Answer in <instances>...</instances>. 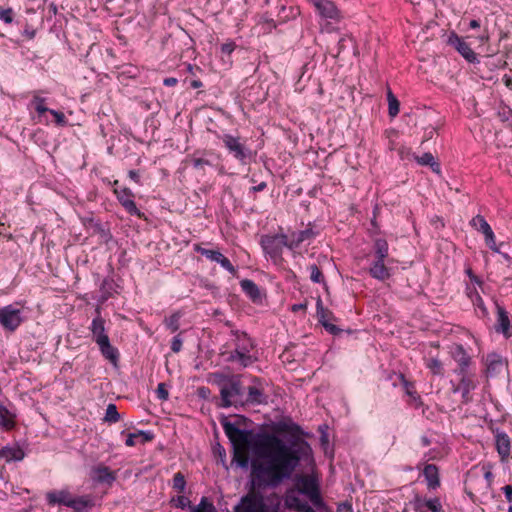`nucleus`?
Here are the masks:
<instances>
[{"instance_id":"1","label":"nucleus","mask_w":512,"mask_h":512,"mask_svg":"<svg viewBox=\"0 0 512 512\" xmlns=\"http://www.w3.org/2000/svg\"><path fill=\"white\" fill-rule=\"evenodd\" d=\"M220 424L232 444V461L243 469L250 463L252 478L258 486L279 483L311 451L306 441L287 444L273 433L241 429L226 416L220 418Z\"/></svg>"},{"instance_id":"2","label":"nucleus","mask_w":512,"mask_h":512,"mask_svg":"<svg viewBox=\"0 0 512 512\" xmlns=\"http://www.w3.org/2000/svg\"><path fill=\"white\" fill-rule=\"evenodd\" d=\"M296 469L290 468L288 471L287 477H284L279 483L265 486H258L254 479L252 478V474L250 473L249 480V490L248 493L243 495L237 505L234 506V512H267L268 506L265 503V498L262 494V490L266 489H276L281 486L285 481L292 478L293 473Z\"/></svg>"},{"instance_id":"3","label":"nucleus","mask_w":512,"mask_h":512,"mask_svg":"<svg viewBox=\"0 0 512 512\" xmlns=\"http://www.w3.org/2000/svg\"><path fill=\"white\" fill-rule=\"evenodd\" d=\"M293 488L299 494L306 496L315 508L323 509L325 507V502L321 496L319 485L314 478L306 475H298L296 477V484Z\"/></svg>"},{"instance_id":"4","label":"nucleus","mask_w":512,"mask_h":512,"mask_svg":"<svg viewBox=\"0 0 512 512\" xmlns=\"http://www.w3.org/2000/svg\"><path fill=\"white\" fill-rule=\"evenodd\" d=\"M244 395V387L241 382V375L236 374L232 377L231 381L220 389L221 403L220 407L229 408L237 406L238 398Z\"/></svg>"},{"instance_id":"5","label":"nucleus","mask_w":512,"mask_h":512,"mask_svg":"<svg viewBox=\"0 0 512 512\" xmlns=\"http://www.w3.org/2000/svg\"><path fill=\"white\" fill-rule=\"evenodd\" d=\"M261 246L271 259L277 261L282 256L283 248L287 247L289 249L288 235H265L261 238Z\"/></svg>"},{"instance_id":"6","label":"nucleus","mask_w":512,"mask_h":512,"mask_svg":"<svg viewBox=\"0 0 512 512\" xmlns=\"http://www.w3.org/2000/svg\"><path fill=\"white\" fill-rule=\"evenodd\" d=\"M23 321L21 309L13 305H7L0 309V325L4 330L14 332Z\"/></svg>"},{"instance_id":"7","label":"nucleus","mask_w":512,"mask_h":512,"mask_svg":"<svg viewBox=\"0 0 512 512\" xmlns=\"http://www.w3.org/2000/svg\"><path fill=\"white\" fill-rule=\"evenodd\" d=\"M242 337L247 343L237 345V348L230 353L227 360L229 362H239L240 365L245 368L254 362V359L249 354V350L254 347V344L251 339L247 338L246 333H242Z\"/></svg>"},{"instance_id":"8","label":"nucleus","mask_w":512,"mask_h":512,"mask_svg":"<svg viewBox=\"0 0 512 512\" xmlns=\"http://www.w3.org/2000/svg\"><path fill=\"white\" fill-rule=\"evenodd\" d=\"M298 492L292 487L285 490L283 495L284 507L288 510H294L296 512H313V507L307 502L302 501Z\"/></svg>"},{"instance_id":"9","label":"nucleus","mask_w":512,"mask_h":512,"mask_svg":"<svg viewBox=\"0 0 512 512\" xmlns=\"http://www.w3.org/2000/svg\"><path fill=\"white\" fill-rule=\"evenodd\" d=\"M194 250L199 252L201 255L205 256L211 261L219 263L225 270L234 275L236 273L235 267L232 265L230 260L225 257L218 250H211L201 247L199 244L194 245Z\"/></svg>"},{"instance_id":"10","label":"nucleus","mask_w":512,"mask_h":512,"mask_svg":"<svg viewBox=\"0 0 512 512\" xmlns=\"http://www.w3.org/2000/svg\"><path fill=\"white\" fill-rule=\"evenodd\" d=\"M447 43L454 47L468 62L474 63L477 60L475 52L464 41V39L458 36L455 32H451L449 34Z\"/></svg>"},{"instance_id":"11","label":"nucleus","mask_w":512,"mask_h":512,"mask_svg":"<svg viewBox=\"0 0 512 512\" xmlns=\"http://www.w3.org/2000/svg\"><path fill=\"white\" fill-rule=\"evenodd\" d=\"M253 382L255 385L249 386L247 389L246 403L252 405L266 404L268 397L264 394L263 380L255 377Z\"/></svg>"},{"instance_id":"12","label":"nucleus","mask_w":512,"mask_h":512,"mask_svg":"<svg viewBox=\"0 0 512 512\" xmlns=\"http://www.w3.org/2000/svg\"><path fill=\"white\" fill-rule=\"evenodd\" d=\"M452 358L458 363V368L455 369V373L464 374L467 373V369L471 362V357L468 355L463 345L454 344L450 349Z\"/></svg>"},{"instance_id":"13","label":"nucleus","mask_w":512,"mask_h":512,"mask_svg":"<svg viewBox=\"0 0 512 512\" xmlns=\"http://www.w3.org/2000/svg\"><path fill=\"white\" fill-rule=\"evenodd\" d=\"M322 18L338 20L340 12L331 0H310Z\"/></svg>"},{"instance_id":"14","label":"nucleus","mask_w":512,"mask_h":512,"mask_svg":"<svg viewBox=\"0 0 512 512\" xmlns=\"http://www.w3.org/2000/svg\"><path fill=\"white\" fill-rule=\"evenodd\" d=\"M225 147L229 150L234 157L240 161H244L248 156V151L245 146L240 142L239 138L232 135L225 134L222 138Z\"/></svg>"},{"instance_id":"15","label":"nucleus","mask_w":512,"mask_h":512,"mask_svg":"<svg viewBox=\"0 0 512 512\" xmlns=\"http://www.w3.org/2000/svg\"><path fill=\"white\" fill-rule=\"evenodd\" d=\"M90 476L93 481L108 485H112L117 477L115 472L103 464L92 467Z\"/></svg>"},{"instance_id":"16","label":"nucleus","mask_w":512,"mask_h":512,"mask_svg":"<svg viewBox=\"0 0 512 512\" xmlns=\"http://www.w3.org/2000/svg\"><path fill=\"white\" fill-rule=\"evenodd\" d=\"M114 192L120 204L126 209V211L129 214L140 216V211L137 208L136 203L132 199L133 194L131 193L130 189L124 188L121 191L115 189Z\"/></svg>"},{"instance_id":"17","label":"nucleus","mask_w":512,"mask_h":512,"mask_svg":"<svg viewBox=\"0 0 512 512\" xmlns=\"http://www.w3.org/2000/svg\"><path fill=\"white\" fill-rule=\"evenodd\" d=\"M97 316L92 320L90 330L92 332L93 340L96 344L100 343L103 339L109 338L105 330V320L100 315L99 307L96 308Z\"/></svg>"},{"instance_id":"18","label":"nucleus","mask_w":512,"mask_h":512,"mask_svg":"<svg viewBox=\"0 0 512 512\" xmlns=\"http://www.w3.org/2000/svg\"><path fill=\"white\" fill-rule=\"evenodd\" d=\"M316 236V233L312 228H306L301 231L292 232L290 236H288L289 249L293 250L298 248L303 242L313 239Z\"/></svg>"},{"instance_id":"19","label":"nucleus","mask_w":512,"mask_h":512,"mask_svg":"<svg viewBox=\"0 0 512 512\" xmlns=\"http://www.w3.org/2000/svg\"><path fill=\"white\" fill-rule=\"evenodd\" d=\"M102 356L111 362L113 365H117L119 361V351L116 347L112 346L110 339L102 340L97 344Z\"/></svg>"},{"instance_id":"20","label":"nucleus","mask_w":512,"mask_h":512,"mask_svg":"<svg viewBox=\"0 0 512 512\" xmlns=\"http://www.w3.org/2000/svg\"><path fill=\"white\" fill-rule=\"evenodd\" d=\"M498 319H497V325H496V331L502 332L506 337L511 336L510 333V320L508 316V312L505 310L504 307L499 305L498 303H495Z\"/></svg>"},{"instance_id":"21","label":"nucleus","mask_w":512,"mask_h":512,"mask_svg":"<svg viewBox=\"0 0 512 512\" xmlns=\"http://www.w3.org/2000/svg\"><path fill=\"white\" fill-rule=\"evenodd\" d=\"M495 445L501 460L504 461L510 454V438L504 432H497L495 435Z\"/></svg>"},{"instance_id":"22","label":"nucleus","mask_w":512,"mask_h":512,"mask_svg":"<svg viewBox=\"0 0 512 512\" xmlns=\"http://www.w3.org/2000/svg\"><path fill=\"white\" fill-rule=\"evenodd\" d=\"M423 476L429 489L435 490L440 486L439 470L435 464H427L423 469Z\"/></svg>"},{"instance_id":"23","label":"nucleus","mask_w":512,"mask_h":512,"mask_svg":"<svg viewBox=\"0 0 512 512\" xmlns=\"http://www.w3.org/2000/svg\"><path fill=\"white\" fill-rule=\"evenodd\" d=\"M71 494L67 490L51 491L46 494V500L49 505H64L68 507V503L71 501Z\"/></svg>"},{"instance_id":"24","label":"nucleus","mask_w":512,"mask_h":512,"mask_svg":"<svg viewBox=\"0 0 512 512\" xmlns=\"http://www.w3.org/2000/svg\"><path fill=\"white\" fill-rule=\"evenodd\" d=\"M385 260L376 259L372 262L369 273L370 275L377 280L384 281L390 277L389 269L384 264Z\"/></svg>"},{"instance_id":"25","label":"nucleus","mask_w":512,"mask_h":512,"mask_svg":"<svg viewBox=\"0 0 512 512\" xmlns=\"http://www.w3.org/2000/svg\"><path fill=\"white\" fill-rule=\"evenodd\" d=\"M459 375L461 376L459 388H461L463 403H468L471 401L470 392L475 389L476 385L474 381L467 375V373Z\"/></svg>"},{"instance_id":"26","label":"nucleus","mask_w":512,"mask_h":512,"mask_svg":"<svg viewBox=\"0 0 512 512\" xmlns=\"http://www.w3.org/2000/svg\"><path fill=\"white\" fill-rule=\"evenodd\" d=\"M243 292L253 301L257 302L261 299V293L256 283L250 279L240 281Z\"/></svg>"},{"instance_id":"27","label":"nucleus","mask_w":512,"mask_h":512,"mask_svg":"<svg viewBox=\"0 0 512 512\" xmlns=\"http://www.w3.org/2000/svg\"><path fill=\"white\" fill-rule=\"evenodd\" d=\"M24 456V451L18 446H5L0 449V458L5 459L7 462L21 461Z\"/></svg>"},{"instance_id":"28","label":"nucleus","mask_w":512,"mask_h":512,"mask_svg":"<svg viewBox=\"0 0 512 512\" xmlns=\"http://www.w3.org/2000/svg\"><path fill=\"white\" fill-rule=\"evenodd\" d=\"M92 506V500L88 496L72 497L70 503H68V507L76 512H84Z\"/></svg>"},{"instance_id":"29","label":"nucleus","mask_w":512,"mask_h":512,"mask_svg":"<svg viewBox=\"0 0 512 512\" xmlns=\"http://www.w3.org/2000/svg\"><path fill=\"white\" fill-rule=\"evenodd\" d=\"M0 426L5 430H11L15 426V415L2 404H0Z\"/></svg>"},{"instance_id":"30","label":"nucleus","mask_w":512,"mask_h":512,"mask_svg":"<svg viewBox=\"0 0 512 512\" xmlns=\"http://www.w3.org/2000/svg\"><path fill=\"white\" fill-rule=\"evenodd\" d=\"M388 249V243L385 239L377 238L374 241L373 250L376 259L385 260L388 257Z\"/></svg>"},{"instance_id":"31","label":"nucleus","mask_w":512,"mask_h":512,"mask_svg":"<svg viewBox=\"0 0 512 512\" xmlns=\"http://www.w3.org/2000/svg\"><path fill=\"white\" fill-rule=\"evenodd\" d=\"M316 310L317 318L321 325L334 319L333 313L323 306L321 298H318L317 300Z\"/></svg>"},{"instance_id":"32","label":"nucleus","mask_w":512,"mask_h":512,"mask_svg":"<svg viewBox=\"0 0 512 512\" xmlns=\"http://www.w3.org/2000/svg\"><path fill=\"white\" fill-rule=\"evenodd\" d=\"M470 225L475 228L477 231L481 232L483 235L492 231L489 223L485 220L482 215H476L470 221Z\"/></svg>"},{"instance_id":"33","label":"nucleus","mask_w":512,"mask_h":512,"mask_svg":"<svg viewBox=\"0 0 512 512\" xmlns=\"http://www.w3.org/2000/svg\"><path fill=\"white\" fill-rule=\"evenodd\" d=\"M190 512H217V510L207 497H202L198 505L190 507Z\"/></svg>"},{"instance_id":"34","label":"nucleus","mask_w":512,"mask_h":512,"mask_svg":"<svg viewBox=\"0 0 512 512\" xmlns=\"http://www.w3.org/2000/svg\"><path fill=\"white\" fill-rule=\"evenodd\" d=\"M416 159L420 165H429L432 170L437 173L440 171V165L434 160V156L431 153H424L422 156L417 157Z\"/></svg>"},{"instance_id":"35","label":"nucleus","mask_w":512,"mask_h":512,"mask_svg":"<svg viewBox=\"0 0 512 512\" xmlns=\"http://www.w3.org/2000/svg\"><path fill=\"white\" fill-rule=\"evenodd\" d=\"M183 316V313L181 311H177L170 315L169 317H166L164 320V323L168 329L171 330V332H176L179 330V320Z\"/></svg>"},{"instance_id":"36","label":"nucleus","mask_w":512,"mask_h":512,"mask_svg":"<svg viewBox=\"0 0 512 512\" xmlns=\"http://www.w3.org/2000/svg\"><path fill=\"white\" fill-rule=\"evenodd\" d=\"M387 100H388V112L391 117H395L399 113L400 103L397 97L392 93L389 89L387 92Z\"/></svg>"},{"instance_id":"37","label":"nucleus","mask_w":512,"mask_h":512,"mask_svg":"<svg viewBox=\"0 0 512 512\" xmlns=\"http://www.w3.org/2000/svg\"><path fill=\"white\" fill-rule=\"evenodd\" d=\"M234 375L235 374H225L223 372L212 373V383L216 384L220 389H222L223 386H226V384L231 381Z\"/></svg>"},{"instance_id":"38","label":"nucleus","mask_w":512,"mask_h":512,"mask_svg":"<svg viewBox=\"0 0 512 512\" xmlns=\"http://www.w3.org/2000/svg\"><path fill=\"white\" fill-rule=\"evenodd\" d=\"M121 419V415L117 411V406L113 403L108 404L104 421L108 423H116Z\"/></svg>"},{"instance_id":"39","label":"nucleus","mask_w":512,"mask_h":512,"mask_svg":"<svg viewBox=\"0 0 512 512\" xmlns=\"http://www.w3.org/2000/svg\"><path fill=\"white\" fill-rule=\"evenodd\" d=\"M487 362V370L490 373L499 372L500 368L503 366L501 358L496 354L488 355Z\"/></svg>"},{"instance_id":"40","label":"nucleus","mask_w":512,"mask_h":512,"mask_svg":"<svg viewBox=\"0 0 512 512\" xmlns=\"http://www.w3.org/2000/svg\"><path fill=\"white\" fill-rule=\"evenodd\" d=\"M267 500L269 502L268 506V512H283L281 508V499L280 496L277 493H271Z\"/></svg>"},{"instance_id":"41","label":"nucleus","mask_w":512,"mask_h":512,"mask_svg":"<svg viewBox=\"0 0 512 512\" xmlns=\"http://www.w3.org/2000/svg\"><path fill=\"white\" fill-rule=\"evenodd\" d=\"M309 270H310V279L312 282H314V283H324L325 282L324 275L316 264L310 265Z\"/></svg>"},{"instance_id":"42","label":"nucleus","mask_w":512,"mask_h":512,"mask_svg":"<svg viewBox=\"0 0 512 512\" xmlns=\"http://www.w3.org/2000/svg\"><path fill=\"white\" fill-rule=\"evenodd\" d=\"M429 510L431 512H443L442 504L440 499L435 497L432 499H426L425 503V511Z\"/></svg>"},{"instance_id":"43","label":"nucleus","mask_w":512,"mask_h":512,"mask_svg":"<svg viewBox=\"0 0 512 512\" xmlns=\"http://www.w3.org/2000/svg\"><path fill=\"white\" fill-rule=\"evenodd\" d=\"M186 487V480L181 472H177L173 477V488L178 492H183Z\"/></svg>"},{"instance_id":"44","label":"nucleus","mask_w":512,"mask_h":512,"mask_svg":"<svg viewBox=\"0 0 512 512\" xmlns=\"http://www.w3.org/2000/svg\"><path fill=\"white\" fill-rule=\"evenodd\" d=\"M14 11L12 8H5L0 6V20L5 24H11L14 20Z\"/></svg>"},{"instance_id":"45","label":"nucleus","mask_w":512,"mask_h":512,"mask_svg":"<svg viewBox=\"0 0 512 512\" xmlns=\"http://www.w3.org/2000/svg\"><path fill=\"white\" fill-rule=\"evenodd\" d=\"M485 237V243L486 245L494 252H500V248L501 246L503 245L502 243L500 245H497L496 244V241H495V235H494V232L493 230L490 231L489 233H486L484 235Z\"/></svg>"},{"instance_id":"46","label":"nucleus","mask_w":512,"mask_h":512,"mask_svg":"<svg viewBox=\"0 0 512 512\" xmlns=\"http://www.w3.org/2000/svg\"><path fill=\"white\" fill-rule=\"evenodd\" d=\"M410 503L415 512H425V498H422L420 495L416 494Z\"/></svg>"},{"instance_id":"47","label":"nucleus","mask_w":512,"mask_h":512,"mask_svg":"<svg viewBox=\"0 0 512 512\" xmlns=\"http://www.w3.org/2000/svg\"><path fill=\"white\" fill-rule=\"evenodd\" d=\"M94 233L99 234L105 242L111 238L109 230H107L101 223L96 222L93 224Z\"/></svg>"},{"instance_id":"48","label":"nucleus","mask_w":512,"mask_h":512,"mask_svg":"<svg viewBox=\"0 0 512 512\" xmlns=\"http://www.w3.org/2000/svg\"><path fill=\"white\" fill-rule=\"evenodd\" d=\"M33 104H34V107H35V110L39 113V114H44L45 112H49L50 109H48L44 103H45V99L44 98H41L39 96H35L33 98Z\"/></svg>"},{"instance_id":"49","label":"nucleus","mask_w":512,"mask_h":512,"mask_svg":"<svg viewBox=\"0 0 512 512\" xmlns=\"http://www.w3.org/2000/svg\"><path fill=\"white\" fill-rule=\"evenodd\" d=\"M277 431L278 432L299 433L301 431V428L297 424H290L289 425V424H285V423H280L277 426Z\"/></svg>"},{"instance_id":"50","label":"nucleus","mask_w":512,"mask_h":512,"mask_svg":"<svg viewBox=\"0 0 512 512\" xmlns=\"http://www.w3.org/2000/svg\"><path fill=\"white\" fill-rule=\"evenodd\" d=\"M428 368L435 375H443V366L438 359H431L428 363Z\"/></svg>"},{"instance_id":"51","label":"nucleus","mask_w":512,"mask_h":512,"mask_svg":"<svg viewBox=\"0 0 512 512\" xmlns=\"http://www.w3.org/2000/svg\"><path fill=\"white\" fill-rule=\"evenodd\" d=\"M158 399L162 401H166L169 397L168 390L166 389V385L164 383H159L156 389Z\"/></svg>"},{"instance_id":"52","label":"nucleus","mask_w":512,"mask_h":512,"mask_svg":"<svg viewBox=\"0 0 512 512\" xmlns=\"http://www.w3.org/2000/svg\"><path fill=\"white\" fill-rule=\"evenodd\" d=\"M175 506L178 507V508H181V509H185V508H188L190 510V507L192 506L191 505V501L186 497V496H178L176 499H175Z\"/></svg>"},{"instance_id":"53","label":"nucleus","mask_w":512,"mask_h":512,"mask_svg":"<svg viewBox=\"0 0 512 512\" xmlns=\"http://www.w3.org/2000/svg\"><path fill=\"white\" fill-rule=\"evenodd\" d=\"M137 438L141 437L142 443L150 442L154 439V434L151 431L139 430L136 432Z\"/></svg>"},{"instance_id":"54","label":"nucleus","mask_w":512,"mask_h":512,"mask_svg":"<svg viewBox=\"0 0 512 512\" xmlns=\"http://www.w3.org/2000/svg\"><path fill=\"white\" fill-rule=\"evenodd\" d=\"M474 305L476 306L477 309H479L482 317H486L488 315V310L484 305L482 298L478 294L476 297V301L474 302Z\"/></svg>"},{"instance_id":"55","label":"nucleus","mask_w":512,"mask_h":512,"mask_svg":"<svg viewBox=\"0 0 512 512\" xmlns=\"http://www.w3.org/2000/svg\"><path fill=\"white\" fill-rule=\"evenodd\" d=\"M182 342L183 341H182L180 335H176L175 337H173V339L171 341V350L174 353L180 352L182 349Z\"/></svg>"},{"instance_id":"56","label":"nucleus","mask_w":512,"mask_h":512,"mask_svg":"<svg viewBox=\"0 0 512 512\" xmlns=\"http://www.w3.org/2000/svg\"><path fill=\"white\" fill-rule=\"evenodd\" d=\"M400 378L402 379V382L405 386V389H406V393L413 397L414 399H419V396H416V392L413 391V386L412 384L408 383V381L404 378V376L401 374L400 375Z\"/></svg>"},{"instance_id":"57","label":"nucleus","mask_w":512,"mask_h":512,"mask_svg":"<svg viewBox=\"0 0 512 512\" xmlns=\"http://www.w3.org/2000/svg\"><path fill=\"white\" fill-rule=\"evenodd\" d=\"M193 167L196 169H203L204 166H210V161L203 158H194L192 159Z\"/></svg>"},{"instance_id":"58","label":"nucleus","mask_w":512,"mask_h":512,"mask_svg":"<svg viewBox=\"0 0 512 512\" xmlns=\"http://www.w3.org/2000/svg\"><path fill=\"white\" fill-rule=\"evenodd\" d=\"M322 326L332 335H338L342 330L331 322L323 323Z\"/></svg>"},{"instance_id":"59","label":"nucleus","mask_w":512,"mask_h":512,"mask_svg":"<svg viewBox=\"0 0 512 512\" xmlns=\"http://www.w3.org/2000/svg\"><path fill=\"white\" fill-rule=\"evenodd\" d=\"M484 478L487 482V487H490L493 481V473L491 472V466L490 465H484Z\"/></svg>"},{"instance_id":"60","label":"nucleus","mask_w":512,"mask_h":512,"mask_svg":"<svg viewBox=\"0 0 512 512\" xmlns=\"http://www.w3.org/2000/svg\"><path fill=\"white\" fill-rule=\"evenodd\" d=\"M49 112L55 117V121L57 124L63 125L66 123L65 115L62 112L56 110H49Z\"/></svg>"},{"instance_id":"61","label":"nucleus","mask_w":512,"mask_h":512,"mask_svg":"<svg viewBox=\"0 0 512 512\" xmlns=\"http://www.w3.org/2000/svg\"><path fill=\"white\" fill-rule=\"evenodd\" d=\"M508 502H512V486L506 485L502 488Z\"/></svg>"},{"instance_id":"62","label":"nucleus","mask_w":512,"mask_h":512,"mask_svg":"<svg viewBox=\"0 0 512 512\" xmlns=\"http://www.w3.org/2000/svg\"><path fill=\"white\" fill-rule=\"evenodd\" d=\"M23 34L28 38V39H33L35 37V30L30 28L28 25L26 26V28L24 29L23 31Z\"/></svg>"},{"instance_id":"63","label":"nucleus","mask_w":512,"mask_h":512,"mask_svg":"<svg viewBox=\"0 0 512 512\" xmlns=\"http://www.w3.org/2000/svg\"><path fill=\"white\" fill-rule=\"evenodd\" d=\"M135 438H137V434L136 432L135 433H130L126 439V442L125 444L127 446H134L135 445Z\"/></svg>"},{"instance_id":"64","label":"nucleus","mask_w":512,"mask_h":512,"mask_svg":"<svg viewBox=\"0 0 512 512\" xmlns=\"http://www.w3.org/2000/svg\"><path fill=\"white\" fill-rule=\"evenodd\" d=\"M337 512H352L350 504H344L338 507Z\"/></svg>"}]
</instances>
